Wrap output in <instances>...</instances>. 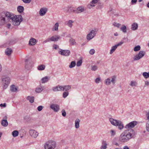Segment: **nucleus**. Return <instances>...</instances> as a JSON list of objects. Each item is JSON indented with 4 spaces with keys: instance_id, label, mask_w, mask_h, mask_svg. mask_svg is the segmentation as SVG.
I'll return each instance as SVG.
<instances>
[{
    "instance_id": "nucleus-1",
    "label": "nucleus",
    "mask_w": 149,
    "mask_h": 149,
    "mask_svg": "<svg viewBox=\"0 0 149 149\" xmlns=\"http://www.w3.org/2000/svg\"><path fill=\"white\" fill-rule=\"evenodd\" d=\"M135 136L134 130L132 129H129L121 133L119 137V140L121 142H127L131 139L134 138Z\"/></svg>"
},
{
    "instance_id": "nucleus-2",
    "label": "nucleus",
    "mask_w": 149,
    "mask_h": 149,
    "mask_svg": "<svg viewBox=\"0 0 149 149\" xmlns=\"http://www.w3.org/2000/svg\"><path fill=\"white\" fill-rule=\"evenodd\" d=\"M11 13L4 11L0 13V25H3L9 22V18L11 16Z\"/></svg>"
},
{
    "instance_id": "nucleus-3",
    "label": "nucleus",
    "mask_w": 149,
    "mask_h": 149,
    "mask_svg": "<svg viewBox=\"0 0 149 149\" xmlns=\"http://www.w3.org/2000/svg\"><path fill=\"white\" fill-rule=\"evenodd\" d=\"M11 16L9 18V22H12V24L15 26L19 25L22 21V17L21 15H14L11 13Z\"/></svg>"
},
{
    "instance_id": "nucleus-4",
    "label": "nucleus",
    "mask_w": 149,
    "mask_h": 149,
    "mask_svg": "<svg viewBox=\"0 0 149 149\" xmlns=\"http://www.w3.org/2000/svg\"><path fill=\"white\" fill-rule=\"evenodd\" d=\"M109 121L112 125L116 126H118V128L120 130H122L124 127L123 125L120 121L117 120L113 118H110Z\"/></svg>"
},
{
    "instance_id": "nucleus-5",
    "label": "nucleus",
    "mask_w": 149,
    "mask_h": 149,
    "mask_svg": "<svg viewBox=\"0 0 149 149\" xmlns=\"http://www.w3.org/2000/svg\"><path fill=\"white\" fill-rule=\"evenodd\" d=\"M56 146L55 141H50L46 142L44 145L45 149H54Z\"/></svg>"
},
{
    "instance_id": "nucleus-6",
    "label": "nucleus",
    "mask_w": 149,
    "mask_h": 149,
    "mask_svg": "<svg viewBox=\"0 0 149 149\" xmlns=\"http://www.w3.org/2000/svg\"><path fill=\"white\" fill-rule=\"evenodd\" d=\"M2 81L4 88L6 89L10 84V78L8 77H3L2 79Z\"/></svg>"
},
{
    "instance_id": "nucleus-7",
    "label": "nucleus",
    "mask_w": 149,
    "mask_h": 149,
    "mask_svg": "<svg viewBox=\"0 0 149 149\" xmlns=\"http://www.w3.org/2000/svg\"><path fill=\"white\" fill-rule=\"evenodd\" d=\"M61 38V37L58 35H55L49 38L44 41L43 43H45L50 41L57 42Z\"/></svg>"
},
{
    "instance_id": "nucleus-8",
    "label": "nucleus",
    "mask_w": 149,
    "mask_h": 149,
    "mask_svg": "<svg viewBox=\"0 0 149 149\" xmlns=\"http://www.w3.org/2000/svg\"><path fill=\"white\" fill-rule=\"evenodd\" d=\"M25 68L27 69H30L32 65V61L30 58H28L26 59L25 60Z\"/></svg>"
},
{
    "instance_id": "nucleus-9",
    "label": "nucleus",
    "mask_w": 149,
    "mask_h": 149,
    "mask_svg": "<svg viewBox=\"0 0 149 149\" xmlns=\"http://www.w3.org/2000/svg\"><path fill=\"white\" fill-rule=\"evenodd\" d=\"M145 52L143 51H140L138 54H137L134 57V60L137 61L142 58L145 55Z\"/></svg>"
},
{
    "instance_id": "nucleus-10",
    "label": "nucleus",
    "mask_w": 149,
    "mask_h": 149,
    "mask_svg": "<svg viewBox=\"0 0 149 149\" xmlns=\"http://www.w3.org/2000/svg\"><path fill=\"white\" fill-rule=\"evenodd\" d=\"M58 53L62 55L66 56H69L70 54V52L68 50L61 49L58 51Z\"/></svg>"
},
{
    "instance_id": "nucleus-11",
    "label": "nucleus",
    "mask_w": 149,
    "mask_h": 149,
    "mask_svg": "<svg viewBox=\"0 0 149 149\" xmlns=\"http://www.w3.org/2000/svg\"><path fill=\"white\" fill-rule=\"evenodd\" d=\"M63 10L68 13H71L72 12L74 13L75 8L71 6H67L64 7Z\"/></svg>"
},
{
    "instance_id": "nucleus-12",
    "label": "nucleus",
    "mask_w": 149,
    "mask_h": 149,
    "mask_svg": "<svg viewBox=\"0 0 149 149\" xmlns=\"http://www.w3.org/2000/svg\"><path fill=\"white\" fill-rule=\"evenodd\" d=\"M96 34V33L95 32V31L94 30H92L87 35V39L88 40H90L93 38L95 36Z\"/></svg>"
},
{
    "instance_id": "nucleus-13",
    "label": "nucleus",
    "mask_w": 149,
    "mask_h": 149,
    "mask_svg": "<svg viewBox=\"0 0 149 149\" xmlns=\"http://www.w3.org/2000/svg\"><path fill=\"white\" fill-rule=\"evenodd\" d=\"M137 122L136 121H133L131 122L127 125L125 126V127L126 128H133L136 125Z\"/></svg>"
},
{
    "instance_id": "nucleus-14",
    "label": "nucleus",
    "mask_w": 149,
    "mask_h": 149,
    "mask_svg": "<svg viewBox=\"0 0 149 149\" xmlns=\"http://www.w3.org/2000/svg\"><path fill=\"white\" fill-rule=\"evenodd\" d=\"M50 108L56 112H58L60 109L59 106L58 105L54 104H52L51 105Z\"/></svg>"
},
{
    "instance_id": "nucleus-15",
    "label": "nucleus",
    "mask_w": 149,
    "mask_h": 149,
    "mask_svg": "<svg viewBox=\"0 0 149 149\" xmlns=\"http://www.w3.org/2000/svg\"><path fill=\"white\" fill-rule=\"evenodd\" d=\"M123 43V42H121L118 43L116 45L112 47L110 52V54H112L116 49L118 47L121 45Z\"/></svg>"
},
{
    "instance_id": "nucleus-16",
    "label": "nucleus",
    "mask_w": 149,
    "mask_h": 149,
    "mask_svg": "<svg viewBox=\"0 0 149 149\" xmlns=\"http://www.w3.org/2000/svg\"><path fill=\"white\" fill-rule=\"evenodd\" d=\"M7 116H5L1 121V125L4 127H6L8 125V122L7 120Z\"/></svg>"
},
{
    "instance_id": "nucleus-17",
    "label": "nucleus",
    "mask_w": 149,
    "mask_h": 149,
    "mask_svg": "<svg viewBox=\"0 0 149 149\" xmlns=\"http://www.w3.org/2000/svg\"><path fill=\"white\" fill-rule=\"evenodd\" d=\"M29 133L30 135L33 138H36L38 135V133L35 130H30Z\"/></svg>"
},
{
    "instance_id": "nucleus-18",
    "label": "nucleus",
    "mask_w": 149,
    "mask_h": 149,
    "mask_svg": "<svg viewBox=\"0 0 149 149\" xmlns=\"http://www.w3.org/2000/svg\"><path fill=\"white\" fill-rule=\"evenodd\" d=\"M62 86L58 85L56 86L53 87L52 90L54 92H57L60 91H62Z\"/></svg>"
},
{
    "instance_id": "nucleus-19",
    "label": "nucleus",
    "mask_w": 149,
    "mask_h": 149,
    "mask_svg": "<svg viewBox=\"0 0 149 149\" xmlns=\"http://www.w3.org/2000/svg\"><path fill=\"white\" fill-rule=\"evenodd\" d=\"M74 13H79L83 12L84 10V7L83 6H79L77 9L75 8Z\"/></svg>"
},
{
    "instance_id": "nucleus-20",
    "label": "nucleus",
    "mask_w": 149,
    "mask_h": 149,
    "mask_svg": "<svg viewBox=\"0 0 149 149\" xmlns=\"http://www.w3.org/2000/svg\"><path fill=\"white\" fill-rule=\"evenodd\" d=\"M47 10V8H41L39 11L40 15L41 16L44 15L46 13Z\"/></svg>"
},
{
    "instance_id": "nucleus-21",
    "label": "nucleus",
    "mask_w": 149,
    "mask_h": 149,
    "mask_svg": "<svg viewBox=\"0 0 149 149\" xmlns=\"http://www.w3.org/2000/svg\"><path fill=\"white\" fill-rule=\"evenodd\" d=\"M50 77L48 76L43 77L41 79V83L42 84L46 83L50 80Z\"/></svg>"
},
{
    "instance_id": "nucleus-22",
    "label": "nucleus",
    "mask_w": 149,
    "mask_h": 149,
    "mask_svg": "<svg viewBox=\"0 0 149 149\" xmlns=\"http://www.w3.org/2000/svg\"><path fill=\"white\" fill-rule=\"evenodd\" d=\"M107 144L106 141L103 140L102 141V146L100 149H106Z\"/></svg>"
},
{
    "instance_id": "nucleus-23",
    "label": "nucleus",
    "mask_w": 149,
    "mask_h": 149,
    "mask_svg": "<svg viewBox=\"0 0 149 149\" xmlns=\"http://www.w3.org/2000/svg\"><path fill=\"white\" fill-rule=\"evenodd\" d=\"M36 39L32 38L30 39L29 44V45H34L36 44Z\"/></svg>"
},
{
    "instance_id": "nucleus-24",
    "label": "nucleus",
    "mask_w": 149,
    "mask_h": 149,
    "mask_svg": "<svg viewBox=\"0 0 149 149\" xmlns=\"http://www.w3.org/2000/svg\"><path fill=\"white\" fill-rule=\"evenodd\" d=\"M98 0H93L91 2V4H90L88 5V7L89 9L92 8L93 6H94L95 5H93L95 3H96L97 2Z\"/></svg>"
},
{
    "instance_id": "nucleus-25",
    "label": "nucleus",
    "mask_w": 149,
    "mask_h": 149,
    "mask_svg": "<svg viewBox=\"0 0 149 149\" xmlns=\"http://www.w3.org/2000/svg\"><path fill=\"white\" fill-rule=\"evenodd\" d=\"M138 26V25L137 23H134L132 25L131 29L132 30L135 31L137 29Z\"/></svg>"
},
{
    "instance_id": "nucleus-26",
    "label": "nucleus",
    "mask_w": 149,
    "mask_h": 149,
    "mask_svg": "<svg viewBox=\"0 0 149 149\" xmlns=\"http://www.w3.org/2000/svg\"><path fill=\"white\" fill-rule=\"evenodd\" d=\"M44 90V87L40 86V87H37L36 88L35 92L37 93H40Z\"/></svg>"
},
{
    "instance_id": "nucleus-27",
    "label": "nucleus",
    "mask_w": 149,
    "mask_h": 149,
    "mask_svg": "<svg viewBox=\"0 0 149 149\" xmlns=\"http://www.w3.org/2000/svg\"><path fill=\"white\" fill-rule=\"evenodd\" d=\"M62 91H65L66 92L67 91L70 89L71 88V86L70 85H65L62 86Z\"/></svg>"
},
{
    "instance_id": "nucleus-28",
    "label": "nucleus",
    "mask_w": 149,
    "mask_h": 149,
    "mask_svg": "<svg viewBox=\"0 0 149 149\" xmlns=\"http://www.w3.org/2000/svg\"><path fill=\"white\" fill-rule=\"evenodd\" d=\"M80 120L79 119H77L75 121V126L76 128H78L79 127V123Z\"/></svg>"
},
{
    "instance_id": "nucleus-29",
    "label": "nucleus",
    "mask_w": 149,
    "mask_h": 149,
    "mask_svg": "<svg viewBox=\"0 0 149 149\" xmlns=\"http://www.w3.org/2000/svg\"><path fill=\"white\" fill-rule=\"evenodd\" d=\"M12 51V50L11 48H8L6 50V54L8 56L10 55L11 54Z\"/></svg>"
},
{
    "instance_id": "nucleus-30",
    "label": "nucleus",
    "mask_w": 149,
    "mask_h": 149,
    "mask_svg": "<svg viewBox=\"0 0 149 149\" xmlns=\"http://www.w3.org/2000/svg\"><path fill=\"white\" fill-rule=\"evenodd\" d=\"M59 26V24L58 23H56L54 25L52 29V30L53 31H57L58 30V27Z\"/></svg>"
},
{
    "instance_id": "nucleus-31",
    "label": "nucleus",
    "mask_w": 149,
    "mask_h": 149,
    "mask_svg": "<svg viewBox=\"0 0 149 149\" xmlns=\"http://www.w3.org/2000/svg\"><path fill=\"white\" fill-rule=\"evenodd\" d=\"M24 9V7L22 6H19L17 8L18 11L21 13L23 12Z\"/></svg>"
},
{
    "instance_id": "nucleus-32",
    "label": "nucleus",
    "mask_w": 149,
    "mask_h": 149,
    "mask_svg": "<svg viewBox=\"0 0 149 149\" xmlns=\"http://www.w3.org/2000/svg\"><path fill=\"white\" fill-rule=\"evenodd\" d=\"M26 99L29 100V102L31 103H33L34 101V98L33 97H30V96H28L26 98Z\"/></svg>"
},
{
    "instance_id": "nucleus-33",
    "label": "nucleus",
    "mask_w": 149,
    "mask_h": 149,
    "mask_svg": "<svg viewBox=\"0 0 149 149\" xmlns=\"http://www.w3.org/2000/svg\"><path fill=\"white\" fill-rule=\"evenodd\" d=\"M10 90L12 92H16L17 91V88L14 85H12L11 86Z\"/></svg>"
},
{
    "instance_id": "nucleus-34",
    "label": "nucleus",
    "mask_w": 149,
    "mask_h": 149,
    "mask_svg": "<svg viewBox=\"0 0 149 149\" xmlns=\"http://www.w3.org/2000/svg\"><path fill=\"white\" fill-rule=\"evenodd\" d=\"M45 66L43 65H39L38 67V69L39 70H44L45 68Z\"/></svg>"
},
{
    "instance_id": "nucleus-35",
    "label": "nucleus",
    "mask_w": 149,
    "mask_h": 149,
    "mask_svg": "<svg viewBox=\"0 0 149 149\" xmlns=\"http://www.w3.org/2000/svg\"><path fill=\"white\" fill-rule=\"evenodd\" d=\"M120 30L124 33H125L127 32V28L126 26L125 25H123L120 28Z\"/></svg>"
},
{
    "instance_id": "nucleus-36",
    "label": "nucleus",
    "mask_w": 149,
    "mask_h": 149,
    "mask_svg": "<svg viewBox=\"0 0 149 149\" xmlns=\"http://www.w3.org/2000/svg\"><path fill=\"white\" fill-rule=\"evenodd\" d=\"M19 132L17 130H14L12 132V134L13 137H15L18 135Z\"/></svg>"
},
{
    "instance_id": "nucleus-37",
    "label": "nucleus",
    "mask_w": 149,
    "mask_h": 149,
    "mask_svg": "<svg viewBox=\"0 0 149 149\" xmlns=\"http://www.w3.org/2000/svg\"><path fill=\"white\" fill-rule=\"evenodd\" d=\"M76 64V62L75 61H72L69 65V68H72L74 67L75 66Z\"/></svg>"
},
{
    "instance_id": "nucleus-38",
    "label": "nucleus",
    "mask_w": 149,
    "mask_h": 149,
    "mask_svg": "<svg viewBox=\"0 0 149 149\" xmlns=\"http://www.w3.org/2000/svg\"><path fill=\"white\" fill-rule=\"evenodd\" d=\"M143 75L144 77L146 79L148 78L149 77V72H144L143 73Z\"/></svg>"
},
{
    "instance_id": "nucleus-39",
    "label": "nucleus",
    "mask_w": 149,
    "mask_h": 149,
    "mask_svg": "<svg viewBox=\"0 0 149 149\" xmlns=\"http://www.w3.org/2000/svg\"><path fill=\"white\" fill-rule=\"evenodd\" d=\"M103 4L101 3H98L96 7L97 9H100L102 8L103 7Z\"/></svg>"
},
{
    "instance_id": "nucleus-40",
    "label": "nucleus",
    "mask_w": 149,
    "mask_h": 149,
    "mask_svg": "<svg viewBox=\"0 0 149 149\" xmlns=\"http://www.w3.org/2000/svg\"><path fill=\"white\" fill-rule=\"evenodd\" d=\"M24 119L27 122L30 121L31 120V117L28 115L25 116L24 118Z\"/></svg>"
},
{
    "instance_id": "nucleus-41",
    "label": "nucleus",
    "mask_w": 149,
    "mask_h": 149,
    "mask_svg": "<svg viewBox=\"0 0 149 149\" xmlns=\"http://www.w3.org/2000/svg\"><path fill=\"white\" fill-rule=\"evenodd\" d=\"M137 84L135 81H131L130 84V85L132 86H136Z\"/></svg>"
},
{
    "instance_id": "nucleus-42",
    "label": "nucleus",
    "mask_w": 149,
    "mask_h": 149,
    "mask_svg": "<svg viewBox=\"0 0 149 149\" xmlns=\"http://www.w3.org/2000/svg\"><path fill=\"white\" fill-rule=\"evenodd\" d=\"M105 83L107 85H109L111 84V79L110 78H109L105 80Z\"/></svg>"
},
{
    "instance_id": "nucleus-43",
    "label": "nucleus",
    "mask_w": 149,
    "mask_h": 149,
    "mask_svg": "<svg viewBox=\"0 0 149 149\" xmlns=\"http://www.w3.org/2000/svg\"><path fill=\"white\" fill-rule=\"evenodd\" d=\"M141 49V47L139 45H137L136 46H135L134 49V51L136 52L139 51L140 49Z\"/></svg>"
},
{
    "instance_id": "nucleus-44",
    "label": "nucleus",
    "mask_w": 149,
    "mask_h": 149,
    "mask_svg": "<svg viewBox=\"0 0 149 149\" xmlns=\"http://www.w3.org/2000/svg\"><path fill=\"white\" fill-rule=\"evenodd\" d=\"M116 78V77L115 76H113L111 77V82L113 84H114L115 83V80Z\"/></svg>"
},
{
    "instance_id": "nucleus-45",
    "label": "nucleus",
    "mask_w": 149,
    "mask_h": 149,
    "mask_svg": "<svg viewBox=\"0 0 149 149\" xmlns=\"http://www.w3.org/2000/svg\"><path fill=\"white\" fill-rule=\"evenodd\" d=\"M73 22V21L72 20H69L67 24V25H68L69 27H71L72 26V24Z\"/></svg>"
},
{
    "instance_id": "nucleus-46",
    "label": "nucleus",
    "mask_w": 149,
    "mask_h": 149,
    "mask_svg": "<svg viewBox=\"0 0 149 149\" xmlns=\"http://www.w3.org/2000/svg\"><path fill=\"white\" fill-rule=\"evenodd\" d=\"M91 70L93 71H95L98 69V67L96 65H92Z\"/></svg>"
},
{
    "instance_id": "nucleus-47",
    "label": "nucleus",
    "mask_w": 149,
    "mask_h": 149,
    "mask_svg": "<svg viewBox=\"0 0 149 149\" xmlns=\"http://www.w3.org/2000/svg\"><path fill=\"white\" fill-rule=\"evenodd\" d=\"M82 63V61L81 60H80L77 62L76 65L77 66L79 67L81 65Z\"/></svg>"
},
{
    "instance_id": "nucleus-48",
    "label": "nucleus",
    "mask_w": 149,
    "mask_h": 149,
    "mask_svg": "<svg viewBox=\"0 0 149 149\" xmlns=\"http://www.w3.org/2000/svg\"><path fill=\"white\" fill-rule=\"evenodd\" d=\"M69 94V93L67 92V91H66V92H63V97L65 98V97H66Z\"/></svg>"
},
{
    "instance_id": "nucleus-49",
    "label": "nucleus",
    "mask_w": 149,
    "mask_h": 149,
    "mask_svg": "<svg viewBox=\"0 0 149 149\" xmlns=\"http://www.w3.org/2000/svg\"><path fill=\"white\" fill-rule=\"evenodd\" d=\"M146 128L147 131L149 132V121H147L146 124Z\"/></svg>"
},
{
    "instance_id": "nucleus-50",
    "label": "nucleus",
    "mask_w": 149,
    "mask_h": 149,
    "mask_svg": "<svg viewBox=\"0 0 149 149\" xmlns=\"http://www.w3.org/2000/svg\"><path fill=\"white\" fill-rule=\"evenodd\" d=\"M110 132L111 134V136H114L116 134V132L115 131L113 130H110Z\"/></svg>"
},
{
    "instance_id": "nucleus-51",
    "label": "nucleus",
    "mask_w": 149,
    "mask_h": 149,
    "mask_svg": "<svg viewBox=\"0 0 149 149\" xmlns=\"http://www.w3.org/2000/svg\"><path fill=\"white\" fill-rule=\"evenodd\" d=\"M70 44L72 45H74L76 43L75 40L73 39H71L70 40Z\"/></svg>"
},
{
    "instance_id": "nucleus-52",
    "label": "nucleus",
    "mask_w": 149,
    "mask_h": 149,
    "mask_svg": "<svg viewBox=\"0 0 149 149\" xmlns=\"http://www.w3.org/2000/svg\"><path fill=\"white\" fill-rule=\"evenodd\" d=\"M62 115L63 117H65L66 115V113L64 109H63L61 111Z\"/></svg>"
},
{
    "instance_id": "nucleus-53",
    "label": "nucleus",
    "mask_w": 149,
    "mask_h": 149,
    "mask_svg": "<svg viewBox=\"0 0 149 149\" xmlns=\"http://www.w3.org/2000/svg\"><path fill=\"white\" fill-rule=\"evenodd\" d=\"M95 52V51L94 49H92L89 51V53L91 55L93 54Z\"/></svg>"
},
{
    "instance_id": "nucleus-54",
    "label": "nucleus",
    "mask_w": 149,
    "mask_h": 149,
    "mask_svg": "<svg viewBox=\"0 0 149 149\" xmlns=\"http://www.w3.org/2000/svg\"><path fill=\"white\" fill-rule=\"evenodd\" d=\"M26 3H29L31 2V0H21Z\"/></svg>"
},
{
    "instance_id": "nucleus-55",
    "label": "nucleus",
    "mask_w": 149,
    "mask_h": 149,
    "mask_svg": "<svg viewBox=\"0 0 149 149\" xmlns=\"http://www.w3.org/2000/svg\"><path fill=\"white\" fill-rule=\"evenodd\" d=\"M44 107L42 106H40L37 108V109L39 111H41L43 109Z\"/></svg>"
},
{
    "instance_id": "nucleus-56",
    "label": "nucleus",
    "mask_w": 149,
    "mask_h": 149,
    "mask_svg": "<svg viewBox=\"0 0 149 149\" xmlns=\"http://www.w3.org/2000/svg\"><path fill=\"white\" fill-rule=\"evenodd\" d=\"M113 25L114 26H116V27L119 28L120 27V24L119 23H117L114 22L113 23Z\"/></svg>"
},
{
    "instance_id": "nucleus-57",
    "label": "nucleus",
    "mask_w": 149,
    "mask_h": 149,
    "mask_svg": "<svg viewBox=\"0 0 149 149\" xmlns=\"http://www.w3.org/2000/svg\"><path fill=\"white\" fill-rule=\"evenodd\" d=\"M100 78L98 77L95 80V82L97 83H99L100 81Z\"/></svg>"
},
{
    "instance_id": "nucleus-58",
    "label": "nucleus",
    "mask_w": 149,
    "mask_h": 149,
    "mask_svg": "<svg viewBox=\"0 0 149 149\" xmlns=\"http://www.w3.org/2000/svg\"><path fill=\"white\" fill-rule=\"evenodd\" d=\"M15 42L14 40H11L10 41V42H8V45H13L15 44Z\"/></svg>"
},
{
    "instance_id": "nucleus-59",
    "label": "nucleus",
    "mask_w": 149,
    "mask_h": 149,
    "mask_svg": "<svg viewBox=\"0 0 149 149\" xmlns=\"http://www.w3.org/2000/svg\"><path fill=\"white\" fill-rule=\"evenodd\" d=\"M110 16H111L113 17H114V16H118V14H115L114 15L112 11L110 13Z\"/></svg>"
},
{
    "instance_id": "nucleus-60",
    "label": "nucleus",
    "mask_w": 149,
    "mask_h": 149,
    "mask_svg": "<svg viewBox=\"0 0 149 149\" xmlns=\"http://www.w3.org/2000/svg\"><path fill=\"white\" fill-rule=\"evenodd\" d=\"M146 115L147 116V119L148 120V121H149V112H146Z\"/></svg>"
},
{
    "instance_id": "nucleus-61",
    "label": "nucleus",
    "mask_w": 149,
    "mask_h": 149,
    "mask_svg": "<svg viewBox=\"0 0 149 149\" xmlns=\"http://www.w3.org/2000/svg\"><path fill=\"white\" fill-rule=\"evenodd\" d=\"M0 107H6V104L5 103H4L3 104H0Z\"/></svg>"
},
{
    "instance_id": "nucleus-62",
    "label": "nucleus",
    "mask_w": 149,
    "mask_h": 149,
    "mask_svg": "<svg viewBox=\"0 0 149 149\" xmlns=\"http://www.w3.org/2000/svg\"><path fill=\"white\" fill-rule=\"evenodd\" d=\"M58 47V46L56 45H53V47L54 49H57Z\"/></svg>"
},
{
    "instance_id": "nucleus-63",
    "label": "nucleus",
    "mask_w": 149,
    "mask_h": 149,
    "mask_svg": "<svg viewBox=\"0 0 149 149\" xmlns=\"http://www.w3.org/2000/svg\"><path fill=\"white\" fill-rule=\"evenodd\" d=\"M137 1V0H132L131 3L132 4L135 3Z\"/></svg>"
},
{
    "instance_id": "nucleus-64",
    "label": "nucleus",
    "mask_w": 149,
    "mask_h": 149,
    "mask_svg": "<svg viewBox=\"0 0 149 149\" xmlns=\"http://www.w3.org/2000/svg\"><path fill=\"white\" fill-rule=\"evenodd\" d=\"M123 149H129V148L128 146H125L123 147Z\"/></svg>"
}]
</instances>
